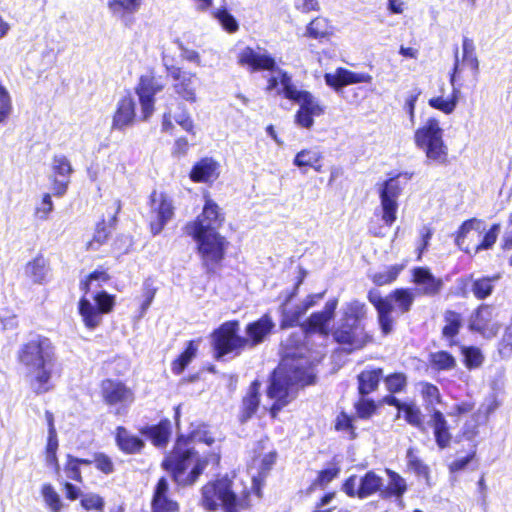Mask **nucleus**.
<instances>
[{
  "label": "nucleus",
  "mask_w": 512,
  "mask_h": 512,
  "mask_svg": "<svg viewBox=\"0 0 512 512\" xmlns=\"http://www.w3.org/2000/svg\"><path fill=\"white\" fill-rule=\"evenodd\" d=\"M214 16L228 32H235L238 29L235 18L227 10L219 9L214 13Z\"/></svg>",
  "instance_id": "obj_61"
},
{
  "label": "nucleus",
  "mask_w": 512,
  "mask_h": 512,
  "mask_svg": "<svg viewBox=\"0 0 512 512\" xmlns=\"http://www.w3.org/2000/svg\"><path fill=\"white\" fill-rule=\"evenodd\" d=\"M163 62L168 75L173 80V90L175 94L190 104L196 103L198 100L197 89L200 85L197 74L190 71H183L180 67L174 65L169 66L165 62V59H163Z\"/></svg>",
  "instance_id": "obj_13"
},
{
  "label": "nucleus",
  "mask_w": 512,
  "mask_h": 512,
  "mask_svg": "<svg viewBox=\"0 0 512 512\" xmlns=\"http://www.w3.org/2000/svg\"><path fill=\"white\" fill-rule=\"evenodd\" d=\"M190 440L193 443H205L210 446L214 442V438L205 426L199 427L190 434Z\"/></svg>",
  "instance_id": "obj_62"
},
{
  "label": "nucleus",
  "mask_w": 512,
  "mask_h": 512,
  "mask_svg": "<svg viewBox=\"0 0 512 512\" xmlns=\"http://www.w3.org/2000/svg\"><path fill=\"white\" fill-rule=\"evenodd\" d=\"M420 393L424 401V405L429 414L436 409V404L441 403V395L439 389L430 383H420Z\"/></svg>",
  "instance_id": "obj_43"
},
{
  "label": "nucleus",
  "mask_w": 512,
  "mask_h": 512,
  "mask_svg": "<svg viewBox=\"0 0 512 512\" xmlns=\"http://www.w3.org/2000/svg\"><path fill=\"white\" fill-rule=\"evenodd\" d=\"M328 33L329 24L325 18L317 17L313 19L307 26V35L311 38H322L328 35Z\"/></svg>",
  "instance_id": "obj_50"
},
{
  "label": "nucleus",
  "mask_w": 512,
  "mask_h": 512,
  "mask_svg": "<svg viewBox=\"0 0 512 512\" xmlns=\"http://www.w3.org/2000/svg\"><path fill=\"white\" fill-rule=\"evenodd\" d=\"M403 412L404 419L412 426L421 427L423 424L420 408L414 403H405L400 410Z\"/></svg>",
  "instance_id": "obj_51"
},
{
  "label": "nucleus",
  "mask_w": 512,
  "mask_h": 512,
  "mask_svg": "<svg viewBox=\"0 0 512 512\" xmlns=\"http://www.w3.org/2000/svg\"><path fill=\"white\" fill-rule=\"evenodd\" d=\"M324 80L329 87L338 91L347 85L370 83L372 81V76L367 73H357L340 67L334 72L326 73L324 75Z\"/></svg>",
  "instance_id": "obj_25"
},
{
  "label": "nucleus",
  "mask_w": 512,
  "mask_h": 512,
  "mask_svg": "<svg viewBox=\"0 0 512 512\" xmlns=\"http://www.w3.org/2000/svg\"><path fill=\"white\" fill-rule=\"evenodd\" d=\"M462 354L464 356V363L469 369L478 368L482 365L484 357L477 347H461Z\"/></svg>",
  "instance_id": "obj_49"
},
{
  "label": "nucleus",
  "mask_w": 512,
  "mask_h": 512,
  "mask_svg": "<svg viewBox=\"0 0 512 512\" xmlns=\"http://www.w3.org/2000/svg\"><path fill=\"white\" fill-rule=\"evenodd\" d=\"M197 348L194 343L189 342L186 350L172 363V371L175 374H181L186 366L196 355Z\"/></svg>",
  "instance_id": "obj_48"
},
{
  "label": "nucleus",
  "mask_w": 512,
  "mask_h": 512,
  "mask_svg": "<svg viewBox=\"0 0 512 512\" xmlns=\"http://www.w3.org/2000/svg\"><path fill=\"white\" fill-rule=\"evenodd\" d=\"M279 73L281 88L277 89V94L298 104L299 108L294 115V123L300 128L310 130L314 126V118L325 114V105L310 91L298 88L287 72Z\"/></svg>",
  "instance_id": "obj_5"
},
{
  "label": "nucleus",
  "mask_w": 512,
  "mask_h": 512,
  "mask_svg": "<svg viewBox=\"0 0 512 512\" xmlns=\"http://www.w3.org/2000/svg\"><path fill=\"white\" fill-rule=\"evenodd\" d=\"M219 460L217 453L200 455L195 447H183L179 439L163 466L171 471L176 483L186 486L195 483L209 463L218 464Z\"/></svg>",
  "instance_id": "obj_4"
},
{
  "label": "nucleus",
  "mask_w": 512,
  "mask_h": 512,
  "mask_svg": "<svg viewBox=\"0 0 512 512\" xmlns=\"http://www.w3.org/2000/svg\"><path fill=\"white\" fill-rule=\"evenodd\" d=\"M407 468L418 476L428 478L429 467L419 458L414 448H409L406 453Z\"/></svg>",
  "instance_id": "obj_46"
},
{
  "label": "nucleus",
  "mask_w": 512,
  "mask_h": 512,
  "mask_svg": "<svg viewBox=\"0 0 512 512\" xmlns=\"http://www.w3.org/2000/svg\"><path fill=\"white\" fill-rule=\"evenodd\" d=\"M469 329L487 339L494 338L500 330V323L495 309L489 305H481L469 319Z\"/></svg>",
  "instance_id": "obj_19"
},
{
  "label": "nucleus",
  "mask_w": 512,
  "mask_h": 512,
  "mask_svg": "<svg viewBox=\"0 0 512 512\" xmlns=\"http://www.w3.org/2000/svg\"><path fill=\"white\" fill-rule=\"evenodd\" d=\"M322 159L323 154L318 148H306L295 155L293 164L298 168L310 167L316 172H322Z\"/></svg>",
  "instance_id": "obj_33"
},
{
  "label": "nucleus",
  "mask_w": 512,
  "mask_h": 512,
  "mask_svg": "<svg viewBox=\"0 0 512 512\" xmlns=\"http://www.w3.org/2000/svg\"><path fill=\"white\" fill-rule=\"evenodd\" d=\"M64 471L68 478L81 482L82 476L80 472V458L67 455V461L64 467Z\"/></svg>",
  "instance_id": "obj_60"
},
{
  "label": "nucleus",
  "mask_w": 512,
  "mask_h": 512,
  "mask_svg": "<svg viewBox=\"0 0 512 512\" xmlns=\"http://www.w3.org/2000/svg\"><path fill=\"white\" fill-rule=\"evenodd\" d=\"M169 485L165 478H160L152 499V512H177L178 503L168 497Z\"/></svg>",
  "instance_id": "obj_29"
},
{
  "label": "nucleus",
  "mask_w": 512,
  "mask_h": 512,
  "mask_svg": "<svg viewBox=\"0 0 512 512\" xmlns=\"http://www.w3.org/2000/svg\"><path fill=\"white\" fill-rule=\"evenodd\" d=\"M58 438H48L46 445L45 458L48 466L52 467L56 473H59L60 466L57 459Z\"/></svg>",
  "instance_id": "obj_56"
},
{
  "label": "nucleus",
  "mask_w": 512,
  "mask_h": 512,
  "mask_svg": "<svg viewBox=\"0 0 512 512\" xmlns=\"http://www.w3.org/2000/svg\"><path fill=\"white\" fill-rule=\"evenodd\" d=\"M181 57L191 63L196 64L198 67H215L219 63V55L214 50H203V58L200 53L194 49L185 47L182 43L178 45Z\"/></svg>",
  "instance_id": "obj_31"
},
{
  "label": "nucleus",
  "mask_w": 512,
  "mask_h": 512,
  "mask_svg": "<svg viewBox=\"0 0 512 512\" xmlns=\"http://www.w3.org/2000/svg\"><path fill=\"white\" fill-rule=\"evenodd\" d=\"M239 324L237 321H228L223 323L213 333V346L216 351L217 358L226 354L236 352L245 348L244 337L237 334Z\"/></svg>",
  "instance_id": "obj_14"
},
{
  "label": "nucleus",
  "mask_w": 512,
  "mask_h": 512,
  "mask_svg": "<svg viewBox=\"0 0 512 512\" xmlns=\"http://www.w3.org/2000/svg\"><path fill=\"white\" fill-rule=\"evenodd\" d=\"M41 496L45 507L51 512H61L64 504L56 489L49 483L43 484L41 487Z\"/></svg>",
  "instance_id": "obj_42"
},
{
  "label": "nucleus",
  "mask_w": 512,
  "mask_h": 512,
  "mask_svg": "<svg viewBox=\"0 0 512 512\" xmlns=\"http://www.w3.org/2000/svg\"><path fill=\"white\" fill-rule=\"evenodd\" d=\"M324 356L323 349L310 351L306 346L295 351L287 350L279 366L274 370L268 397L274 400L270 407L272 417L285 407L294 397L298 386L313 383V366Z\"/></svg>",
  "instance_id": "obj_1"
},
{
  "label": "nucleus",
  "mask_w": 512,
  "mask_h": 512,
  "mask_svg": "<svg viewBox=\"0 0 512 512\" xmlns=\"http://www.w3.org/2000/svg\"><path fill=\"white\" fill-rule=\"evenodd\" d=\"M298 285L299 283L295 286L294 291L286 297L285 302L280 307L282 316L280 324L281 328L295 326L299 322L300 318L307 312V310L314 306L324 296V293L311 294L303 299L300 303L290 305V301L295 296Z\"/></svg>",
  "instance_id": "obj_17"
},
{
  "label": "nucleus",
  "mask_w": 512,
  "mask_h": 512,
  "mask_svg": "<svg viewBox=\"0 0 512 512\" xmlns=\"http://www.w3.org/2000/svg\"><path fill=\"white\" fill-rule=\"evenodd\" d=\"M225 220L221 208L208 196H205V203L201 214L195 220L188 222L184 227L187 235H198L202 231H218Z\"/></svg>",
  "instance_id": "obj_12"
},
{
  "label": "nucleus",
  "mask_w": 512,
  "mask_h": 512,
  "mask_svg": "<svg viewBox=\"0 0 512 512\" xmlns=\"http://www.w3.org/2000/svg\"><path fill=\"white\" fill-rule=\"evenodd\" d=\"M365 314V304L357 300L346 303L333 332L334 340L350 351L362 348L369 341V335L361 325Z\"/></svg>",
  "instance_id": "obj_6"
},
{
  "label": "nucleus",
  "mask_w": 512,
  "mask_h": 512,
  "mask_svg": "<svg viewBox=\"0 0 512 512\" xmlns=\"http://www.w3.org/2000/svg\"><path fill=\"white\" fill-rule=\"evenodd\" d=\"M462 51V64L468 66L476 73L478 71L479 62L474 52L473 43L467 38L463 40Z\"/></svg>",
  "instance_id": "obj_52"
},
{
  "label": "nucleus",
  "mask_w": 512,
  "mask_h": 512,
  "mask_svg": "<svg viewBox=\"0 0 512 512\" xmlns=\"http://www.w3.org/2000/svg\"><path fill=\"white\" fill-rule=\"evenodd\" d=\"M412 282L417 286L420 295L433 296L439 293L443 286L440 278H436L428 268L416 267L412 270Z\"/></svg>",
  "instance_id": "obj_26"
},
{
  "label": "nucleus",
  "mask_w": 512,
  "mask_h": 512,
  "mask_svg": "<svg viewBox=\"0 0 512 512\" xmlns=\"http://www.w3.org/2000/svg\"><path fill=\"white\" fill-rule=\"evenodd\" d=\"M173 119L185 132L196 136V124L187 109H183L181 112L175 114Z\"/></svg>",
  "instance_id": "obj_54"
},
{
  "label": "nucleus",
  "mask_w": 512,
  "mask_h": 512,
  "mask_svg": "<svg viewBox=\"0 0 512 512\" xmlns=\"http://www.w3.org/2000/svg\"><path fill=\"white\" fill-rule=\"evenodd\" d=\"M80 503L81 506L87 511H102L105 504L103 498L100 495L92 492L84 493L81 495Z\"/></svg>",
  "instance_id": "obj_55"
},
{
  "label": "nucleus",
  "mask_w": 512,
  "mask_h": 512,
  "mask_svg": "<svg viewBox=\"0 0 512 512\" xmlns=\"http://www.w3.org/2000/svg\"><path fill=\"white\" fill-rule=\"evenodd\" d=\"M47 262L43 257H37L27 263L25 267L26 276L34 283H43L48 274Z\"/></svg>",
  "instance_id": "obj_39"
},
{
  "label": "nucleus",
  "mask_w": 512,
  "mask_h": 512,
  "mask_svg": "<svg viewBox=\"0 0 512 512\" xmlns=\"http://www.w3.org/2000/svg\"><path fill=\"white\" fill-rule=\"evenodd\" d=\"M500 279L499 275L484 276L472 280L471 291L478 300L489 297L493 290L494 284Z\"/></svg>",
  "instance_id": "obj_38"
},
{
  "label": "nucleus",
  "mask_w": 512,
  "mask_h": 512,
  "mask_svg": "<svg viewBox=\"0 0 512 512\" xmlns=\"http://www.w3.org/2000/svg\"><path fill=\"white\" fill-rule=\"evenodd\" d=\"M165 84L160 76L152 73L142 75L135 89L139 98L143 119H148L154 112V96L161 92Z\"/></svg>",
  "instance_id": "obj_16"
},
{
  "label": "nucleus",
  "mask_w": 512,
  "mask_h": 512,
  "mask_svg": "<svg viewBox=\"0 0 512 512\" xmlns=\"http://www.w3.org/2000/svg\"><path fill=\"white\" fill-rule=\"evenodd\" d=\"M420 95V91H412L410 92L405 99V103L403 109L409 115L410 121L414 123L415 121V105Z\"/></svg>",
  "instance_id": "obj_63"
},
{
  "label": "nucleus",
  "mask_w": 512,
  "mask_h": 512,
  "mask_svg": "<svg viewBox=\"0 0 512 512\" xmlns=\"http://www.w3.org/2000/svg\"><path fill=\"white\" fill-rule=\"evenodd\" d=\"M368 299L378 313V321L382 333L388 335L392 332L394 318L392 312L395 308L402 314L408 312L414 302L415 293L411 289H396L386 297H382L378 290H371Z\"/></svg>",
  "instance_id": "obj_7"
},
{
  "label": "nucleus",
  "mask_w": 512,
  "mask_h": 512,
  "mask_svg": "<svg viewBox=\"0 0 512 512\" xmlns=\"http://www.w3.org/2000/svg\"><path fill=\"white\" fill-rule=\"evenodd\" d=\"M109 230L105 227L104 224H100L97 226L96 231L91 240L86 243V250L88 251H97L99 248L106 243L109 237Z\"/></svg>",
  "instance_id": "obj_53"
},
{
  "label": "nucleus",
  "mask_w": 512,
  "mask_h": 512,
  "mask_svg": "<svg viewBox=\"0 0 512 512\" xmlns=\"http://www.w3.org/2000/svg\"><path fill=\"white\" fill-rule=\"evenodd\" d=\"M219 176V163L213 158H203L198 161L190 172L194 182H213Z\"/></svg>",
  "instance_id": "obj_30"
},
{
  "label": "nucleus",
  "mask_w": 512,
  "mask_h": 512,
  "mask_svg": "<svg viewBox=\"0 0 512 512\" xmlns=\"http://www.w3.org/2000/svg\"><path fill=\"white\" fill-rule=\"evenodd\" d=\"M445 325L443 327V336L447 339H452L455 337L461 326H462V317L459 313L454 311H446L444 314Z\"/></svg>",
  "instance_id": "obj_45"
},
{
  "label": "nucleus",
  "mask_w": 512,
  "mask_h": 512,
  "mask_svg": "<svg viewBox=\"0 0 512 512\" xmlns=\"http://www.w3.org/2000/svg\"><path fill=\"white\" fill-rule=\"evenodd\" d=\"M383 480L374 471H368L364 476H350L343 485L344 492L350 497L367 498L382 490Z\"/></svg>",
  "instance_id": "obj_18"
},
{
  "label": "nucleus",
  "mask_w": 512,
  "mask_h": 512,
  "mask_svg": "<svg viewBox=\"0 0 512 512\" xmlns=\"http://www.w3.org/2000/svg\"><path fill=\"white\" fill-rule=\"evenodd\" d=\"M151 213L155 219L151 220V232L154 235L159 234L164 226L174 215V205L172 200L164 193L154 191L150 196Z\"/></svg>",
  "instance_id": "obj_20"
},
{
  "label": "nucleus",
  "mask_w": 512,
  "mask_h": 512,
  "mask_svg": "<svg viewBox=\"0 0 512 512\" xmlns=\"http://www.w3.org/2000/svg\"><path fill=\"white\" fill-rule=\"evenodd\" d=\"M432 364L439 370H449L455 366V359L448 352L440 351L432 354Z\"/></svg>",
  "instance_id": "obj_57"
},
{
  "label": "nucleus",
  "mask_w": 512,
  "mask_h": 512,
  "mask_svg": "<svg viewBox=\"0 0 512 512\" xmlns=\"http://www.w3.org/2000/svg\"><path fill=\"white\" fill-rule=\"evenodd\" d=\"M53 172V190L57 196L65 194L70 176L73 173V167L70 160L62 154L54 155L51 162Z\"/></svg>",
  "instance_id": "obj_24"
},
{
  "label": "nucleus",
  "mask_w": 512,
  "mask_h": 512,
  "mask_svg": "<svg viewBox=\"0 0 512 512\" xmlns=\"http://www.w3.org/2000/svg\"><path fill=\"white\" fill-rule=\"evenodd\" d=\"M171 425L168 420L161 421L154 426H147L141 429V434L149 438L155 446L165 445L170 436Z\"/></svg>",
  "instance_id": "obj_35"
},
{
  "label": "nucleus",
  "mask_w": 512,
  "mask_h": 512,
  "mask_svg": "<svg viewBox=\"0 0 512 512\" xmlns=\"http://www.w3.org/2000/svg\"><path fill=\"white\" fill-rule=\"evenodd\" d=\"M135 117V102L131 96L121 98L113 116L112 128L122 130L130 126Z\"/></svg>",
  "instance_id": "obj_28"
},
{
  "label": "nucleus",
  "mask_w": 512,
  "mask_h": 512,
  "mask_svg": "<svg viewBox=\"0 0 512 512\" xmlns=\"http://www.w3.org/2000/svg\"><path fill=\"white\" fill-rule=\"evenodd\" d=\"M142 0H109L110 8L114 12H135L139 9Z\"/></svg>",
  "instance_id": "obj_58"
},
{
  "label": "nucleus",
  "mask_w": 512,
  "mask_h": 512,
  "mask_svg": "<svg viewBox=\"0 0 512 512\" xmlns=\"http://www.w3.org/2000/svg\"><path fill=\"white\" fill-rule=\"evenodd\" d=\"M337 306L338 300L336 298L328 300L322 311L311 314L303 324L304 330L307 333L317 332L323 338H326L329 335V324L334 318Z\"/></svg>",
  "instance_id": "obj_22"
},
{
  "label": "nucleus",
  "mask_w": 512,
  "mask_h": 512,
  "mask_svg": "<svg viewBox=\"0 0 512 512\" xmlns=\"http://www.w3.org/2000/svg\"><path fill=\"white\" fill-rule=\"evenodd\" d=\"M274 322L269 314L263 315L255 322L246 326V336L244 337L245 347H255L262 343L274 328Z\"/></svg>",
  "instance_id": "obj_27"
},
{
  "label": "nucleus",
  "mask_w": 512,
  "mask_h": 512,
  "mask_svg": "<svg viewBox=\"0 0 512 512\" xmlns=\"http://www.w3.org/2000/svg\"><path fill=\"white\" fill-rule=\"evenodd\" d=\"M110 276L105 270H95L80 282V288L85 294L91 293L92 299L96 305L91 303L87 297H82L79 301L78 310L82 317L84 325L88 329H95L102 321V315L112 311L115 299L104 291H97L103 283L108 282Z\"/></svg>",
  "instance_id": "obj_3"
},
{
  "label": "nucleus",
  "mask_w": 512,
  "mask_h": 512,
  "mask_svg": "<svg viewBox=\"0 0 512 512\" xmlns=\"http://www.w3.org/2000/svg\"><path fill=\"white\" fill-rule=\"evenodd\" d=\"M416 146L422 150L427 160L444 164L448 158V147L443 140V129L436 118H428L414 134Z\"/></svg>",
  "instance_id": "obj_10"
},
{
  "label": "nucleus",
  "mask_w": 512,
  "mask_h": 512,
  "mask_svg": "<svg viewBox=\"0 0 512 512\" xmlns=\"http://www.w3.org/2000/svg\"><path fill=\"white\" fill-rule=\"evenodd\" d=\"M116 442L120 450L129 454L138 453L144 447V441L124 427L117 428Z\"/></svg>",
  "instance_id": "obj_34"
},
{
  "label": "nucleus",
  "mask_w": 512,
  "mask_h": 512,
  "mask_svg": "<svg viewBox=\"0 0 512 512\" xmlns=\"http://www.w3.org/2000/svg\"><path fill=\"white\" fill-rule=\"evenodd\" d=\"M259 390L260 383L258 381L252 382L246 396L243 399L242 415L243 421L249 419L254 415L259 406Z\"/></svg>",
  "instance_id": "obj_37"
},
{
  "label": "nucleus",
  "mask_w": 512,
  "mask_h": 512,
  "mask_svg": "<svg viewBox=\"0 0 512 512\" xmlns=\"http://www.w3.org/2000/svg\"><path fill=\"white\" fill-rule=\"evenodd\" d=\"M238 63L251 71H273L276 68L275 59L265 49L259 47L257 49L245 47L241 50Z\"/></svg>",
  "instance_id": "obj_21"
},
{
  "label": "nucleus",
  "mask_w": 512,
  "mask_h": 512,
  "mask_svg": "<svg viewBox=\"0 0 512 512\" xmlns=\"http://www.w3.org/2000/svg\"><path fill=\"white\" fill-rule=\"evenodd\" d=\"M18 359L27 370L31 388L38 394L49 391L54 366L51 341L40 335L32 337L20 348Z\"/></svg>",
  "instance_id": "obj_2"
},
{
  "label": "nucleus",
  "mask_w": 512,
  "mask_h": 512,
  "mask_svg": "<svg viewBox=\"0 0 512 512\" xmlns=\"http://www.w3.org/2000/svg\"><path fill=\"white\" fill-rule=\"evenodd\" d=\"M404 269V264H395L376 272L371 276L372 281L378 285L390 284L396 280L400 272Z\"/></svg>",
  "instance_id": "obj_44"
},
{
  "label": "nucleus",
  "mask_w": 512,
  "mask_h": 512,
  "mask_svg": "<svg viewBox=\"0 0 512 512\" xmlns=\"http://www.w3.org/2000/svg\"><path fill=\"white\" fill-rule=\"evenodd\" d=\"M385 385L389 392H401L407 385L406 376L403 373H394L385 378Z\"/></svg>",
  "instance_id": "obj_59"
},
{
  "label": "nucleus",
  "mask_w": 512,
  "mask_h": 512,
  "mask_svg": "<svg viewBox=\"0 0 512 512\" xmlns=\"http://www.w3.org/2000/svg\"><path fill=\"white\" fill-rule=\"evenodd\" d=\"M429 424L433 428L438 447L441 449L446 448L450 444L451 434L443 413L439 410H433L432 414H430Z\"/></svg>",
  "instance_id": "obj_32"
},
{
  "label": "nucleus",
  "mask_w": 512,
  "mask_h": 512,
  "mask_svg": "<svg viewBox=\"0 0 512 512\" xmlns=\"http://www.w3.org/2000/svg\"><path fill=\"white\" fill-rule=\"evenodd\" d=\"M94 463L101 472L105 474H110L113 472L114 465L112 460L106 456L105 454H95L94 455Z\"/></svg>",
  "instance_id": "obj_64"
},
{
  "label": "nucleus",
  "mask_w": 512,
  "mask_h": 512,
  "mask_svg": "<svg viewBox=\"0 0 512 512\" xmlns=\"http://www.w3.org/2000/svg\"><path fill=\"white\" fill-rule=\"evenodd\" d=\"M386 474L389 478L387 486L381 490V496L383 498L388 497H401L407 490L405 479L397 472L390 469H386Z\"/></svg>",
  "instance_id": "obj_36"
},
{
  "label": "nucleus",
  "mask_w": 512,
  "mask_h": 512,
  "mask_svg": "<svg viewBox=\"0 0 512 512\" xmlns=\"http://www.w3.org/2000/svg\"><path fill=\"white\" fill-rule=\"evenodd\" d=\"M13 112L12 98L5 86L0 83V125L5 124Z\"/></svg>",
  "instance_id": "obj_47"
},
{
  "label": "nucleus",
  "mask_w": 512,
  "mask_h": 512,
  "mask_svg": "<svg viewBox=\"0 0 512 512\" xmlns=\"http://www.w3.org/2000/svg\"><path fill=\"white\" fill-rule=\"evenodd\" d=\"M459 90L453 87L451 96L444 98L441 96H435L428 100L430 107L449 115L454 112L458 103Z\"/></svg>",
  "instance_id": "obj_41"
},
{
  "label": "nucleus",
  "mask_w": 512,
  "mask_h": 512,
  "mask_svg": "<svg viewBox=\"0 0 512 512\" xmlns=\"http://www.w3.org/2000/svg\"><path fill=\"white\" fill-rule=\"evenodd\" d=\"M189 236L196 242L202 261L209 270L223 260L228 243L218 231H202L198 235Z\"/></svg>",
  "instance_id": "obj_11"
},
{
  "label": "nucleus",
  "mask_w": 512,
  "mask_h": 512,
  "mask_svg": "<svg viewBox=\"0 0 512 512\" xmlns=\"http://www.w3.org/2000/svg\"><path fill=\"white\" fill-rule=\"evenodd\" d=\"M104 401L111 406L119 405L126 408L134 402V393L124 383L115 380H105L102 383Z\"/></svg>",
  "instance_id": "obj_23"
},
{
  "label": "nucleus",
  "mask_w": 512,
  "mask_h": 512,
  "mask_svg": "<svg viewBox=\"0 0 512 512\" xmlns=\"http://www.w3.org/2000/svg\"><path fill=\"white\" fill-rule=\"evenodd\" d=\"M201 505L207 510H216L222 506L225 512H239L247 504V495L238 497L231 489L227 478L209 482L202 488Z\"/></svg>",
  "instance_id": "obj_9"
},
{
  "label": "nucleus",
  "mask_w": 512,
  "mask_h": 512,
  "mask_svg": "<svg viewBox=\"0 0 512 512\" xmlns=\"http://www.w3.org/2000/svg\"><path fill=\"white\" fill-rule=\"evenodd\" d=\"M382 377L381 369L365 370L358 376L359 392L366 395L374 391Z\"/></svg>",
  "instance_id": "obj_40"
},
{
  "label": "nucleus",
  "mask_w": 512,
  "mask_h": 512,
  "mask_svg": "<svg viewBox=\"0 0 512 512\" xmlns=\"http://www.w3.org/2000/svg\"><path fill=\"white\" fill-rule=\"evenodd\" d=\"M381 207V219L386 226H391L397 219L398 198L401 186L398 178L385 180L378 187Z\"/></svg>",
  "instance_id": "obj_15"
},
{
  "label": "nucleus",
  "mask_w": 512,
  "mask_h": 512,
  "mask_svg": "<svg viewBox=\"0 0 512 512\" xmlns=\"http://www.w3.org/2000/svg\"><path fill=\"white\" fill-rule=\"evenodd\" d=\"M500 225L493 224L486 231L484 221L476 218L462 223L455 237L456 245L467 254H476L481 250L491 248L499 235Z\"/></svg>",
  "instance_id": "obj_8"
}]
</instances>
